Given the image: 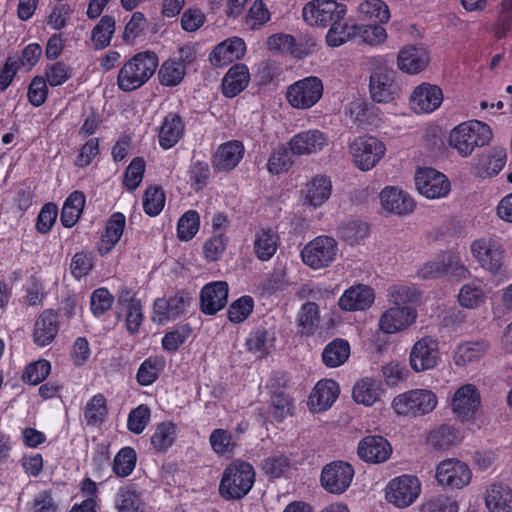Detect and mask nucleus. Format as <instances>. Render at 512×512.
I'll use <instances>...</instances> for the list:
<instances>
[{
	"label": "nucleus",
	"instance_id": "0eeeda50",
	"mask_svg": "<svg viewBox=\"0 0 512 512\" xmlns=\"http://www.w3.org/2000/svg\"><path fill=\"white\" fill-rule=\"evenodd\" d=\"M323 84L318 77L310 76L295 82L287 89V100L297 109H308L322 97Z\"/></svg>",
	"mask_w": 512,
	"mask_h": 512
},
{
	"label": "nucleus",
	"instance_id": "4c0bfd02",
	"mask_svg": "<svg viewBox=\"0 0 512 512\" xmlns=\"http://www.w3.org/2000/svg\"><path fill=\"white\" fill-rule=\"evenodd\" d=\"M350 355V345L344 339H335L330 342L323 350L322 359L328 367H338L342 365Z\"/></svg>",
	"mask_w": 512,
	"mask_h": 512
},
{
	"label": "nucleus",
	"instance_id": "2eb2a0df",
	"mask_svg": "<svg viewBox=\"0 0 512 512\" xmlns=\"http://www.w3.org/2000/svg\"><path fill=\"white\" fill-rule=\"evenodd\" d=\"M439 359L438 342L431 337H423L413 345L409 362L415 372H423L435 368Z\"/></svg>",
	"mask_w": 512,
	"mask_h": 512
},
{
	"label": "nucleus",
	"instance_id": "37998d69",
	"mask_svg": "<svg viewBox=\"0 0 512 512\" xmlns=\"http://www.w3.org/2000/svg\"><path fill=\"white\" fill-rule=\"evenodd\" d=\"M355 41L368 45H378L383 43L387 38L385 28L380 24H356Z\"/></svg>",
	"mask_w": 512,
	"mask_h": 512
},
{
	"label": "nucleus",
	"instance_id": "ea45409f",
	"mask_svg": "<svg viewBox=\"0 0 512 512\" xmlns=\"http://www.w3.org/2000/svg\"><path fill=\"white\" fill-rule=\"evenodd\" d=\"M488 347L489 345L485 341L463 343L455 350L454 362L457 366H465L482 357Z\"/></svg>",
	"mask_w": 512,
	"mask_h": 512
},
{
	"label": "nucleus",
	"instance_id": "c9c22d12",
	"mask_svg": "<svg viewBox=\"0 0 512 512\" xmlns=\"http://www.w3.org/2000/svg\"><path fill=\"white\" fill-rule=\"evenodd\" d=\"M381 394L380 383L372 378H363L356 382L352 396L355 402L365 406L373 405Z\"/></svg>",
	"mask_w": 512,
	"mask_h": 512
},
{
	"label": "nucleus",
	"instance_id": "0e129e2a",
	"mask_svg": "<svg viewBox=\"0 0 512 512\" xmlns=\"http://www.w3.org/2000/svg\"><path fill=\"white\" fill-rule=\"evenodd\" d=\"M290 468V461L285 455H274L263 460L262 470L270 478H279Z\"/></svg>",
	"mask_w": 512,
	"mask_h": 512
},
{
	"label": "nucleus",
	"instance_id": "774afa93",
	"mask_svg": "<svg viewBox=\"0 0 512 512\" xmlns=\"http://www.w3.org/2000/svg\"><path fill=\"white\" fill-rule=\"evenodd\" d=\"M209 441L213 451L219 455L231 452L235 447L231 433L225 429L213 430L210 434Z\"/></svg>",
	"mask_w": 512,
	"mask_h": 512
},
{
	"label": "nucleus",
	"instance_id": "7ed1b4c3",
	"mask_svg": "<svg viewBox=\"0 0 512 512\" xmlns=\"http://www.w3.org/2000/svg\"><path fill=\"white\" fill-rule=\"evenodd\" d=\"M492 138L490 127L478 120L461 123L449 135V144L463 156H469L476 147H482Z\"/></svg>",
	"mask_w": 512,
	"mask_h": 512
},
{
	"label": "nucleus",
	"instance_id": "39448f33",
	"mask_svg": "<svg viewBox=\"0 0 512 512\" xmlns=\"http://www.w3.org/2000/svg\"><path fill=\"white\" fill-rule=\"evenodd\" d=\"M303 19L309 25L327 27L346 15V6L335 0H313L302 11Z\"/></svg>",
	"mask_w": 512,
	"mask_h": 512
},
{
	"label": "nucleus",
	"instance_id": "79ce46f5",
	"mask_svg": "<svg viewBox=\"0 0 512 512\" xmlns=\"http://www.w3.org/2000/svg\"><path fill=\"white\" fill-rule=\"evenodd\" d=\"M115 505L118 512H144L140 495L128 486L119 489Z\"/></svg>",
	"mask_w": 512,
	"mask_h": 512
},
{
	"label": "nucleus",
	"instance_id": "c756f323",
	"mask_svg": "<svg viewBox=\"0 0 512 512\" xmlns=\"http://www.w3.org/2000/svg\"><path fill=\"white\" fill-rule=\"evenodd\" d=\"M249 81L248 67L243 63L235 64L222 80V92L226 97L233 98L247 87Z\"/></svg>",
	"mask_w": 512,
	"mask_h": 512
},
{
	"label": "nucleus",
	"instance_id": "a18cd8bd",
	"mask_svg": "<svg viewBox=\"0 0 512 512\" xmlns=\"http://www.w3.org/2000/svg\"><path fill=\"white\" fill-rule=\"evenodd\" d=\"M506 154L503 151L493 155H482L478 158L476 169L479 176L488 177L496 175L505 165Z\"/></svg>",
	"mask_w": 512,
	"mask_h": 512
},
{
	"label": "nucleus",
	"instance_id": "5701e85b",
	"mask_svg": "<svg viewBox=\"0 0 512 512\" xmlns=\"http://www.w3.org/2000/svg\"><path fill=\"white\" fill-rule=\"evenodd\" d=\"M327 144V137L319 130H308L296 134L289 141L293 155L312 154L322 150Z\"/></svg>",
	"mask_w": 512,
	"mask_h": 512
},
{
	"label": "nucleus",
	"instance_id": "aec40b11",
	"mask_svg": "<svg viewBox=\"0 0 512 512\" xmlns=\"http://www.w3.org/2000/svg\"><path fill=\"white\" fill-rule=\"evenodd\" d=\"M443 100L442 90L436 85L421 84L410 96V104L416 113H430L436 110Z\"/></svg>",
	"mask_w": 512,
	"mask_h": 512
},
{
	"label": "nucleus",
	"instance_id": "ddd939ff",
	"mask_svg": "<svg viewBox=\"0 0 512 512\" xmlns=\"http://www.w3.org/2000/svg\"><path fill=\"white\" fill-rule=\"evenodd\" d=\"M435 477L441 486L461 489L470 483L472 473L465 463L451 458L438 464Z\"/></svg>",
	"mask_w": 512,
	"mask_h": 512
},
{
	"label": "nucleus",
	"instance_id": "58836bf2",
	"mask_svg": "<svg viewBox=\"0 0 512 512\" xmlns=\"http://www.w3.org/2000/svg\"><path fill=\"white\" fill-rule=\"evenodd\" d=\"M115 33V19L110 15L103 16L98 24L92 29L91 41L94 48L102 50L110 45L111 38Z\"/></svg>",
	"mask_w": 512,
	"mask_h": 512
},
{
	"label": "nucleus",
	"instance_id": "20e7f679",
	"mask_svg": "<svg viewBox=\"0 0 512 512\" xmlns=\"http://www.w3.org/2000/svg\"><path fill=\"white\" fill-rule=\"evenodd\" d=\"M437 405L436 395L425 389H415L396 396L392 406L398 415L421 416L430 413Z\"/></svg>",
	"mask_w": 512,
	"mask_h": 512
},
{
	"label": "nucleus",
	"instance_id": "c03bdc74",
	"mask_svg": "<svg viewBox=\"0 0 512 512\" xmlns=\"http://www.w3.org/2000/svg\"><path fill=\"white\" fill-rule=\"evenodd\" d=\"M185 76V67L181 62L175 60L165 61L158 72V78L162 85L176 86Z\"/></svg>",
	"mask_w": 512,
	"mask_h": 512
},
{
	"label": "nucleus",
	"instance_id": "cd10ccee",
	"mask_svg": "<svg viewBox=\"0 0 512 512\" xmlns=\"http://www.w3.org/2000/svg\"><path fill=\"white\" fill-rule=\"evenodd\" d=\"M118 307L126 314V326L131 334L138 331L142 320V306L138 299H135L134 294L129 289H122L118 296Z\"/></svg>",
	"mask_w": 512,
	"mask_h": 512
},
{
	"label": "nucleus",
	"instance_id": "4be33fe9",
	"mask_svg": "<svg viewBox=\"0 0 512 512\" xmlns=\"http://www.w3.org/2000/svg\"><path fill=\"white\" fill-rule=\"evenodd\" d=\"M480 405V396L471 384L460 387L453 398L452 407L453 411L462 419H471Z\"/></svg>",
	"mask_w": 512,
	"mask_h": 512
},
{
	"label": "nucleus",
	"instance_id": "423d86ee",
	"mask_svg": "<svg viewBox=\"0 0 512 512\" xmlns=\"http://www.w3.org/2000/svg\"><path fill=\"white\" fill-rule=\"evenodd\" d=\"M338 245L334 238L318 236L301 251L303 262L312 269L328 267L336 258Z\"/></svg>",
	"mask_w": 512,
	"mask_h": 512
},
{
	"label": "nucleus",
	"instance_id": "a19ab883",
	"mask_svg": "<svg viewBox=\"0 0 512 512\" xmlns=\"http://www.w3.org/2000/svg\"><path fill=\"white\" fill-rule=\"evenodd\" d=\"M356 24L338 20L330 26L326 34V42L330 47H338L348 41H355Z\"/></svg>",
	"mask_w": 512,
	"mask_h": 512
},
{
	"label": "nucleus",
	"instance_id": "e433bc0d",
	"mask_svg": "<svg viewBox=\"0 0 512 512\" xmlns=\"http://www.w3.org/2000/svg\"><path fill=\"white\" fill-rule=\"evenodd\" d=\"M360 18L371 23H386L390 19V11L382 0H364L359 5Z\"/></svg>",
	"mask_w": 512,
	"mask_h": 512
},
{
	"label": "nucleus",
	"instance_id": "bf43d9fd",
	"mask_svg": "<svg viewBox=\"0 0 512 512\" xmlns=\"http://www.w3.org/2000/svg\"><path fill=\"white\" fill-rule=\"evenodd\" d=\"M253 306V299L250 296L237 299L228 308V319L233 323L243 322L253 311Z\"/></svg>",
	"mask_w": 512,
	"mask_h": 512
},
{
	"label": "nucleus",
	"instance_id": "f3484780",
	"mask_svg": "<svg viewBox=\"0 0 512 512\" xmlns=\"http://www.w3.org/2000/svg\"><path fill=\"white\" fill-rule=\"evenodd\" d=\"M391 453L390 443L378 435L364 437L357 447L358 456L367 463H383L389 459Z\"/></svg>",
	"mask_w": 512,
	"mask_h": 512
},
{
	"label": "nucleus",
	"instance_id": "393cba45",
	"mask_svg": "<svg viewBox=\"0 0 512 512\" xmlns=\"http://www.w3.org/2000/svg\"><path fill=\"white\" fill-rule=\"evenodd\" d=\"M244 147L241 142L232 140L221 144L213 156L212 164L217 171L234 169L243 157Z\"/></svg>",
	"mask_w": 512,
	"mask_h": 512
},
{
	"label": "nucleus",
	"instance_id": "f03ea898",
	"mask_svg": "<svg viewBox=\"0 0 512 512\" xmlns=\"http://www.w3.org/2000/svg\"><path fill=\"white\" fill-rule=\"evenodd\" d=\"M255 471L251 464L235 460L224 470L219 484V494L225 500H240L252 489Z\"/></svg>",
	"mask_w": 512,
	"mask_h": 512
},
{
	"label": "nucleus",
	"instance_id": "473e14b6",
	"mask_svg": "<svg viewBox=\"0 0 512 512\" xmlns=\"http://www.w3.org/2000/svg\"><path fill=\"white\" fill-rule=\"evenodd\" d=\"M485 503L490 512H511L512 489L504 483H494L486 490Z\"/></svg>",
	"mask_w": 512,
	"mask_h": 512
},
{
	"label": "nucleus",
	"instance_id": "4468645a",
	"mask_svg": "<svg viewBox=\"0 0 512 512\" xmlns=\"http://www.w3.org/2000/svg\"><path fill=\"white\" fill-rule=\"evenodd\" d=\"M398 86L395 83L394 71L386 65H379L370 75L369 91L373 101L388 103L394 99Z\"/></svg>",
	"mask_w": 512,
	"mask_h": 512
},
{
	"label": "nucleus",
	"instance_id": "3c124183",
	"mask_svg": "<svg viewBox=\"0 0 512 512\" xmlns=\"http://www.w3.org/2000/svg\"><path fill=\"white\" fill-rule=\"evenodd\" d=\"M136 452L131 447L122 448L113 461V471L117 476L126 477L131 474L136 464Z\"/></svg>",
	"mask_w": 512,
	"mask_h": 512
},
{
	"label": "nucleus",
	"instance_id": "412c9836",
	"mask_svg": "<svg viewBox=\"0 0 512 512\" xmlns=\"http://www.w3.org/2000/svg\"><path fill=\"white\" fill-rule=\"evenodd\" d=\"M429 61V52L421 45L406 46L399 51L397 57L399 69L408 74H417L423 71Z\"/></svg>",
	"mask_w": 512,
	"mask_h": 512
},
{
	"label": "nucleus",
	"instance_id": "6e6552de",
	"mask_svg": "<svg viewBox=\"0 0 512 512\" xmlns=\"http://www.w3.org/2000/svg\"><path fill=\"white\" fill-rule=\"evenodd\" d=\"M355 165L362 171L372 169L384 156L385 146L375 137L360 136L349 146Z\"/></svg>",
	"mask_w": 512,
	"mask_h": 512
},
{
	"label": "nucleus",
	"instance_id": "bb28decb",
	"mask_svg": "<svg viewBox=\"0 0 512 512\" xmlns=\"http://www.w3.org/2000/svg\"><path fill=\"white\" fill-rule=\"evenodd\" d=\"M382 207L397 215L411 213L414 210L413 199L403 190L396 187H386L380 193Z\"/></svg>",
	"mask_w": 512,
	"mask_h": 512
},
{
	"label": "nucleus",
	"instance_id": "09e8293b",
	"mask_svg": "<svg viewBox=\"0 0 512 512\" xmlns=\"http://www.w3.org/2000/svg\"><path fill=\"white\" fill-rule=\"evenodd\" d=\"M106 399L102 394H97L86 404L84 417L88 425L102 423L107 416Z\"/></svg>",
	"mask_w": 512,
	"mask_h": 512
},
{
	"label": "nucleus",
	"instance_id": "72a5a7b5",
	"mask_svg": "<svg viewBox=\"0 0 512 512\" xmlns=\"http://www.w3.org/2000/svg\"><path fill=\"white\" fill-rule=\"evenodd\" d=\"M331 189V181L327 177L315 176L306 184L303 191L305 202L314 207H319L329 199Z\"/></svg>",
	"mask_w": 512,
	"mask_h": 512
},
{
	"label": "nucleus",
	"instance_id": "4d7b16f0",
	"mask_svg": "<svg viewBox=\"0 0 512 512\" xmlns=\"http://www.w3.org/2000/svg\"><path fill=\"white\" fill-rule=\"evenodd\" d=\"M50 370L51 365L47 360H38L25 368L22 379L28 384L37 385L46 379Z\"/></svg>",
	"mask_w": 512,
	"mask_h": 512
},
{
	"label": "nucleus",
	"instance_id": "13d9d810",
	"mask_svg": "<svg viewBox=\"0 0 512 512\" xmlns=\"http://www.w3.org/2000/svg\"><path fill=\"white\" fill-rule=\"evenodd\" d=\"M145 171V161L140 158H134L124 173L123 184L128 190H135L141 183Z\"/></svg>",
	"mask_w": 512,
	"mask_h": 512
},
{
	"label": "nucleus",
	"instance_id": "f704fd0d",
	"mask_svg": "<svg viewBox=\"0 0 512 512\" xmlns=\"http://www.w3.org/2000/svg\"><path fill=\"white\" fill-rule=\"evenodd\" d=\"M278 235L272 229H261L255 235L254 252L261 261L272 258L278 248Z\"/></svg>",
	"mask_w": 512,
	"mask_h": 512
},
{
	"label": "nucleus",
	"instance_id": "dca6fc26",
	"mask_svg": "<svg viewBox=\"0 0 512 512\" xmlns=\"http://www.w3.org/2000/svg\"><path fill=\"white\" fill-rule=\"evenodd\" d=\"M416 316L415 309L409 306H394L382 313L379 328L386 334H393L408 328Z\"/></svg>",
	"mask_w": 512,
	"mask_h": 512
},
{
	"label": "nucleus",
	"instance_id": "864d4df0",
	"mask_svg": "<svg viewBox=\"0 0 512 512\" xmlns=\"http://www.w3.org/2000/svg\"><path fill=\"white\" fill-rule=\"evenodd\" d=\"M165 204V194L160 187H148L144 193L143 209L149 216H157Z\"/></svg>",
	"mask_w": 512,
	"mask_h": 512
},
{
	"label": "nucleus",
	"instance_id": "b1692460",
	"mask_svg": "<svg viewBox=\"0 0 512 512\" xmlns=\"http://www.w3.org/2000/svg\"><path fill=\"white\" fill-rule=\"evenodd\" d=\"M246 46L242 39H228L218 44L209 56L213 66L222 67L241 59L245 54Z\"/></svg>",
	"mask_w": 512,
	"mask_h": 512
},
{
	"label": "nucleus",
	"instance_id": "f8f14e48",
	"mask_svg": "<svg viewBox=\"0 0 512 512\" xmlns=\"http://www.w3.org/2000/svg\"><path fill=\"white\" fill-rule=\"evenodd\" d=\"M471 253L482 268L496 273L500 270L504 260L502 245L492 238H480L471 243Z\"/></svg>",
	"mask_w": 512,
	"mask_h": 512
},
{
	"label": "nucleus",
	"instance_id": "052dcab7",
	"mask_svg": "<svg viewBox=\"0 0 512 512\" xmlns=\"http://www.w3.org/2000/svg\"><path fill=\"white\" fill-rule=\"evenodd\" d=\"M458 300L461 306L473 309L484 302L485 294L480 286L467 284L460 290Z\"/></svg>",
	"mask_w": 512,
	"mask_h": 512
},
{
	"label": "nucleus",
	"instance_id": "6e6d98bb",
	"mask_svg": "<svg viewBox=\"0 0 512 512\" xmlns=\"http://www.w3.org/2000/svg\"><path fill=\"white\" fill-rule=\"evenodd\" d=\"M293 403L284 393H274L271 396L270 415L277 421H283L288 415L292 414Z\"/></svg>",
	"mask_w": 512,
	"mask_h": 512
},
{
	"label": "nucleus",
	"instance_id": "a211bd4d",
	"mask_svg": "<svg viewBox=\"0 0 512 512\" xmlns=\"http://www.w3.org/2000/svg\"><path fill=\"white\" fill-rule=\"evenodd\" d=\"M228 284L217 281L206 284L200 293V308L204 314L214 315L227 304Z\"/></svg>",
	"mask_w": 512,
	"mask_h": 512
},
{
	"label": "nucleus",
	"instance_id": "8fccbe9b",
	"mask_svg": "<svg viewBox=\"0 0 512 512\" xmlns=\"http://www.w3.org/2000/svg\"><path fill=\"white\" fill-rule=\"evenodd\" d=\"M164 367V362L158 358H148L139 367L136 375L137 382L141 386L151 385L156 381L160 371Z\"/></svg>",
	"mask_w": 512,
	"mask_h": 512
},
{
	"label": "nucleus",
	"instance_id": "9d476101",
	"mask_svg": "<svg viewBox=\"0 0 512 512\" xmlns=\"http://www.w3.org/2000/svg\"><path fill=\"white\" fill-rule=\"evenodd\" d=\"M420 481L416 476L402 475L391 480L387 486L386 497L397 507L410 506L419 496Z\"/></svg>",
	"mask_w": 512,
	"mask_h": 512
},
{
	"label": "nucleus",
	"instance_id": "680f3d73",
	"mask_svg": "<svg viewBox=\"0 0 512 512\" xmlns=\"http://www.w3.org/2000/svg\"><path fill=\"white\" fill-rule=\"evenodd\" d=\"M150 416L151 412L147 405L142 404L132 409L128 415V429L135 434L142 433L150 420Z\"/></svg>",
	"mask_w": 512,
	"mask_h": 512
},
{
	"label": "nucleus",
	"instance_id": "9b49d317",
	"mask_svg": "<svg viewBox=\"0 0 512 512\" xmlns=\"http://www.w3.org/2000/svg\"><path fill=\"white\" fill-rule=\"evenodd\" d=\"M415 185L419 193L429 199L445 197L451 188L448 178L430 167L417 170Z\"/></svg>",
	"mask_w": 512,
	"mask_h": 512
},
{
	"label": "nucleus",
	"instance_id": "6ab92c4d",
	"mask_svg": "<svg viewBox=\"0 0 512 512\" xmlns=\"http://www.w3.org/2000/svg\"><path fill=\"white\" fill-rule=\"evenodd\" d=\"M374 291L364 284L349 287L338 300V306L343 311H364L374 302Z\"/></svg>",
	"mask_w": 512,
	"mask_h": 512
},
{
	"label": "nucleus",
	"instance_id": "49530a36",
	"mask_svg": "<svg viewBox=\"0 0 512 512\" xmlns=\"http://www.w3.org/2000/svg\"><path fill=\"white\" fill-rule=\"evenodd\" d=\"M369 233L366 223L361 221H347L338 228V236L349 245H355Z\"/></svg>",
	"mask_w": 512,
	"mask_h": 512
},
{
	"label": "nucleus",
	"instance_id": "338daca9",
	"mask_svg": "<svg viewBox=\"0 0 512 512\" xmlns=\"http://www.w3.org/2000/svg\"><path fill=\"white\" fill-rule=\"evenodd\" d=\"M270 19V13L262 0H255L245 18L246 25L256 30Z\"/></svg>",
	"mask_w": 512,
	"mask_h": 512
},
{
	"label": "nucleus",
	"instance_id": "e2e57ef3",
	"mask_svg": "<svg viewBox=\"0 0 512 512\" xmlns=\"http://www.w3.org/2000/svg\"><path fill=\"white\" fill-rule=\"evenodd\" d=\"M291 153V150L285 147L278 148L268 159V170L272 174H280L287 171L293 164Z\"/></svg>",
	"mask_w": 512,
	"mask_h": 512
},
{
	"label": "nucleus",
	"instance_id": "7c9ffc66",
	"mask_svg": "<svg viewBox=\"0 0 512 512\" xmlns=\"http://www.w3.org/2000/svg\"><path fill=\"white\" fill-rule=\"evenodd\" d=\"M125 223V216L120 212H115L109 217L105 233L98 244V251L101 255L109 253L118 243L123 234Z\"/></svg>",
	"mask_w": 512,
	"mask_h": 512
},
{
	"label": "nucleus",
	"instance_id": "de8ad7c7",
	"mask_svg": "<svg viewBox=\"0 0 512 512\" xmlns=\"http://www.w3.org/2000/svg\"><path fill=\"white\" fill-rule=\"evenodd\" d=\"M319 322V307L315 302H306L302 305L299 317L298 327L300 333L309 335L312 334L315 327Z\"/></svg>",
	"mask_w": 512,
	"mask_h": 512
},
{
	"label": "nucleus",
	"instance_id": "f257e3e1",
	"mask_svg": "<svg viewBox=\"0 0 512 512\" xmlns=\"http://www.w3.org/2000/svg\"><path fill=\"white\" fill-rule=\"evenodd\" d=\"M157 67L158 56L155 52L137 53L119 70L117 84L124 92L134 91L154 75Z\"/></svg>",
	"mask_w": 512,
	"mask_h": 512
},
{
	"label": "nucleus",
	"instance_id": "1a4fd4ad",
	"mask_svg": "<svg viewBox=\"0 0 512 512\" xmlns=\"http://www.w3.org/2000/svg\"><path fill=\"white\" fill-rule=\"evenodd\" d=\"M353 477L354 469L352 465L338 460L323 467L320 482L327 492L339 495L349 488Z\"/></svg>",
	"mask_w": 512,
	"mask_h": 512
},
{
	"label": "nucleus",
	"instance_id": "603ef678",
	"mask_svg": "<svg viewBox=\"0 0 512 512\" xmlns=\"http://www.w3.org/2000/svg\"><path fill=\"white\" fill-rule=\"evenodd\" d=\"M199 215L195 210L185 212L178 221L177 235L180 240L188 241L199 229Z\"/></svg>",
	"mask_w": 512,
	"mask_h": 512
},
{
	"label": "nucleus",
	"instance_id": "c85d7f7f",
	"mask_svg": "<svg viewBox=\"0 0 512 512\" xmlns=\"http://www.w3.org/2000/svg\"><path fill=\"white\" fill-rule=\"evenodd\" d=\"M59 330L57 313L52 310L43 311L34 325L33 338L38 346L50 344Z\"/></svg>",
	"mask_w": 512,
	"mask_h": 512
},
{
	"label": "nucleus",
	"instance_id": "69168bd1",
	"mask_svg": "<svg viewBox=\"0 0 512 512\" xmlns=\"http://www.w3.org/2000/svg\"><path fill=\"white\" fill-rule=\"evenodd\" d=\"M191 333L192 329L189 325L178 326L165 334L162 346L165 350L174 352L190 337Z\"/></svg>",
	"mask_w": 512,
	"mask_h": 512
},
{
	"label": "nucleus",
	"instance_id": "2f4dec72",
	"mask_svg": "<svg viewBox=\"0 0 512 512\" xmlns=\"http://www.w3.org/2000/svg\"><path fill=\"white\" fill-rule=\"evenodd\" d=\"M184 133V123L177 113H169L165 116L159 130V144L164 149L175 146Z\"/></svg>",
	"mask_w": 512,
	"mask_h": 512
},
{
	"label": "nucleus",
	"instance_id": "5fc2aeb1",
	"mask_svg": "<svg viewBox=\"0 0 512 512\" xmlns=\"http://www.w3.org/2000/svg\"><path fill=\"white\" fill-rule=\"evenodd\" d=\"M175 425L171 422L160 423L153 436L151 444L158 451H165L174 441Z\"/></svg>",
	"mask_w": 512,
	"mask_h": 512
},
{
	"label": "nucleus",
	"instance_id": "a878e982",
	"mask_svg": "<svg viewBox=\"0 0 512 512\" xmlns=\"http://www.w3.org/2000/svg\"><path fill=\"white\" fill-rule=\"evenodd\" d=\"M338 393L339 387L334 380H321L312 390L308 399V405L313 412L324 411L334 403Z\"/></svg>",
	"mask_w": 512,
	"mask_h": 512
}]
</instances>
